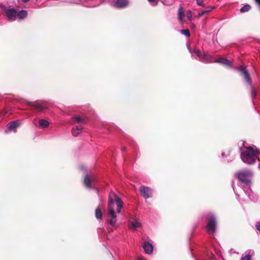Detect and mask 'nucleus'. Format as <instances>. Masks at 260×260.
<instances>
[{
  "mask_svg": "<svg viewBox=\"0 0 260 260\" xmlns=\"http://www.w3.org/2000/svg\"><path fill=\"white\" fill-rule=\"evenodd\" d=\"M198 6L204 7V0H196Z\"/></svg>",
  "mask_w": 260,
  "mask_h": 260,
  "instance_id": "26",
  "label": "nucleus"
},
{
  "mask_svg": "<svg viewBox=\"0 0 260 260\" xmlns=\"http://www.w3.org/2000/svg\"><path fill=\"white\" fill-rule=\"evenodd\" d=\"M3 11L7 19L10 21H14L16 19L17 11L14 8L5 7Z\"/></svg>",
  "mask_w": 260,
  "mask_h": 260,
  "instance_id": "7",
  "label": "nucleus"
},
{
  "mask_svg": "<svg viewBox=\"0 0 260 260\" xmlns=\"http://www.w3.org/2000/svg\"><path fill=\"white\" fill-rule=\"evenodd\" d=\"M237 70L243 74L245 81L250 87L251 97L252 99H255L256 96V91L255 89L252 86V81L249 77L247 70L245 67L241 66L237 68Z\"/></svg>",
  "mask_w": 260,
  "mask_h": 260,
  "instance_id": "5",
  "label": "nucleus"
},
{
  "mask_svg": "<svg viewBox=\"0 0 260 260\" xmlns=\"http://www.w3.org/2000/svg\"><path fill=\"white\" fill-rule=\"evenodd\" d=\"M207 13H208V11L203 10V11H202L201 12H199L198 13V17H201L203 15H204L205 14Z\"/></svg>",
  "mask_w": 260,
  "mask_h": 260,
  "instance_id": "27",
  "label": "nucleus"
},
{
  "mask_svg": "<svg viewBox=\"0 0 260 260\" xmlns=\"http://www.w3.org/2000/svg\"><path fill=\"white\" fill-rule=\"evenodd\" d=\"M141 226V223L137 220H134L129 224V228L133 230H136Z\"/></svg>",
  "mask_w": 260,
  "mask_h": 260,
  "instance_id": "16",
  "label": "nucleus"
},
{
  "mask_svg": "<svg viewBox=\"0 0 260 260\" xmlns=\"http://www.w3.org/2000/svg\"><path fill=\"white\" fill-rule=\"evenodd\" d=\"M232 186H233V190H234V192H235V194H236V198H237V199L238 201H239V200H240V196H239V194L237 193V190H236L235 187V186H234V185H233V184L232 185Z\"/></svg>",
  "mask_w": 260,
  "mask_h": 260,
  "instance_id": "25",
  "label": "nucleus"
},
{
  "mask_svg": "<svg viewBox=\"0 0 260 260\" xmlns=\"http://www.w3.org/2000/svg\"><path fill=\"white\" fill-rule=\"evenodd\" d=\"M252 175V172L249 170H243L236 173V176L238 178V186L243 189L251 201H253L255 199L251 188V179Z\"/></svg>",
  "mask_w": 260,
  "mask_h": 260,
  "instance_id": "1",
  "label": "nucleus"
},
{
  "mask_svg": "<svg viewBox=\"0 0 260 260\" xmlns=\"http://www.w3.org/2000/svg\"><path fill=\"white\" fill-rule=\"evenodd\" d=\"M187 49L189 52L191 53V56L199 61L205 62L210 63L212 61L211 55L204 52H201L199 49L195 48L191 49L190 44L187 45Z\"/></svg>",
  "mask_w": 260,
  "mask_h": 260,
  "instance_id": "4",
  "label": "nucleus"
},
{
  "mask_svg": "<svg viewBox=\"0 0 260 260\" xmlns=\"http://www.w3.org/2000/svg\"><path fill=\"white\" fill-rule=\"evenodd\" d=\"M94 179L87 175H86L84 179V184L88 188L92 187V184L94 182Z\"/></svg>",
  "mask_w": 260,
  "mask_h": 260,
  "instance_id": "13",
  "label": "nucleus"
},
{
  "mask_svg": "<svg viewBox=\"0 0 260 260\" xmlns=\"http://www.w3.org/2000/svg\"><path fill=\"white\" fill-rule=\"evenodd\" d=\"M155 1L156 0H148L152 6H156L157 5V3Z\"/></svg>",
  "mask_w": 260,
  "mask_h": 260,
  "instance_id": "28",
  "label": "nucleus"
},
{
  "mask_svg": "<svg viewBox=\"0 0 260 260\" xmlns=\"http://www.w3.org/2000/svg\"><path fill=\"white\" fill-rule=\"evenodd\" d=\"M240 151L241 159L246 164L253 165L258 159L259 150L255 145L245 146L243 142Z\"/></svg>",
  "mask_w": 260,
  "mask_h": 260,
  "instance_id": "2",
  "label": "nucleus"
},
{
  "mask_svg": "<svg viewBox=\"0 0 260 260\" xmlns=\"http://www.w3.org/2000/svg\"><path fill=\"white\" fill-rule=\"evenodd\" d=\"M140 190L142 196L146 199L152 197V190L148 187L142 185L140 187Z\"/></svg>",
  "mask_w": 260,
  "mask_h": 260,
  "instance_id": "10",
  "label": "nucleus"
},
{
  "mask_svg": "<svg viewBox=\"0 0 260 260\" xmlns=\"http://www.w3.org/2000/svg\"><path fill=\"white\" fill-rule=\"evenodd\" d=\"M143 248L145 252L147 254H151L152 253L153 248L150 243L148 242H145L143 245Z\"/></svg>",
  "mask_w": 260,
  "mask_h": 260,
  "instance_id": "14",
  "label": "nucleus"
},
{
  "mask_svg": "<svg viewBox=\"0 0 260 260\" xmlns=\"http://www.w3.org/2000/svg\"><path fill=\"white\" fill-rule=\"evenodd\" d=\"M178 19L180 22L182 21L184 16V12L181 7L179 8L178 11Z\"/></svg>",
  "mask_w": 260,
  "mask_h": 260,
  "instance_id": "22",
  "label": "nucleus"
},
{
  "mask_svg": "<svg viewBox=\"0 0 260 260\" xmlns=\"http://www.w3.org/2000/svg\"><path fill=\"white\" fill-rule=\"evenodd\" d=\"M180 31L182 34L185 35L187 37H189L190 36V32L188 29L181 30Z\"/></svg>",
  "mask_w": 260,
  "mask_h": 260,
  "instance_id": "23",
  "label": "nucleus"
},
{
  "mask_svg": "<svg viewBox=\"0 0 260 260\" xmlns=\"http://www.w3.org/2000/svg\"><path fill=\"white\" fill-rule=\"evenodd\" d=\"M241 260H251V257L250 254H248L244 256H242Z\"/></svg>",
  "mask_w": 260,
  "mask_h": 260,
  "instance_id": "24",
  "label": "nucleus"
},
{
  "mask_svg": "<svg viewBox=\"0 0 260 260\" xmlns=\"http://www.w3.org/2000/svg\"><path fill=\"white\" fill-rule=\"evenodd\" d=\"M27 15V12L25 10H21L19 12H17V17L19 19H23L26 17Z\"/></svg>",
  "mask_w": 260,
  "mask_h": 260,
  "instance_id": "18",
  "label": "nucleus"
},
{
  "mask_svg": "<svg viewBox=\"0 0 260 260\" xmlns=\"http://www.w3.org/2000/svg\"><path fill=\"white\" fill-rule=\"evenodd\" d=\"M95 217L98 219H101L103 217V214L101 208L98 207L95 210Z\"/></svg>",
  "mask_w": 260,
  "mask_h": 260,
  "instance_id": "21",
  "label": "nucleus"
},
{
  "mask_svg": "<svg viewBox=\"0 0 260 260\" xmlns=\"http://www.w3.org/2000/svg\"><path fill=\"white\" fill-rule=\"evenodd\" d=\"M21 123V121L19 120H14L10 122L7 124L6 128L4 130L5 133L8 134L12 132L15 133Z\"/></svg>",
  "mask_w": 260,
  "mask_h": 260,
  "instance_id": "9",
  "label": "nucleus"
},
{
  "mask_svg": "<svg viewBox=\"0 0 260 260\" xmlns=\"http://www.w3.org/2000/svg\"><path fill=\"white\" fill-rule=\"evenodd\" d=\"M73 119L76 123H83L85 122L84 119L78 115L74 116L73 117Z\"/></svg>",
  "mask_w": 260,
  "mask_h": 260,
  "instance_id": "19",
  "label": "nucleus"
},
{
  "mask_svg": "<svg viewBox=\"0 0 260 260\" xmlns=\"http://www.w3.org/2000/svg\"><path fill=\"white\" fill-rule=\"evenodd\" d=\"M212 57V62H218L225 65V66L231 67L232 66L231 62L225 58H219L218 59L213 60V57Z\"/></svg>",
  "mask_w": 260,
  "mask_h": 260,
  "instance_id": "12",
  "label": "nucleus"
},
{
  "mask_svg": "<svg viewBox=\"0 0 260 260\" xmlns=\"http://www.w3.org/2000/svg\"><path fill=\"white\" fill-rule=\"evenodd\" d=\"M28 105L39 111H43L47 108V107L45 105V104L41 101H35L34 102H28Z\"/></svg>",
  "mask_w": 260,
  "mask_h": 260,
  "instance_id": "11",
  "label": "nucleus"
},
{
  "mask_svg": "<svg viewBox=\"0 0 260 260\" xmlns=\"http://www.w3.org/2000/svg\"><path fill=\"white\" fill-rule=\"evenodd\" d=\"M251 9V6L246 4L245 5H244L241 9H240V12L241 13H245V12H248L249 11H250Z\"/></svg>",
  "mask_w": 260,
  "mask_h": 260,
  "instance_id": "20",
  "label": "nucleus"
},
{
  "mask_svg": "<svg viewBox=\"0 0 260 260\" xmlns=\"http://www.w3.org/2000/svg\"><path fill=\"white\" fill-rule=\"evenodd\" d=\"M83 127L81 125L76 126L72 129V134L73 136L77 137L82 131Z\"/></svg>",
  "mask_w": 260,
  "mask_h": 260,
  "instance_id": "15",
  "label": "nucleus"
},
{
  "mask_svg": "<svg viewBox=\"0 0 260 260\" xmlns=\"http://www.w3.org/2000/svg\"><path fill=\"white\" fill-rule=\"evenodd\" d=\"M115 204L117 206V213H119L123 206L122 200L116 194L111 191L109 196L108 212V215L111 217L109 223L112 226H114L116 222V215L114 211Z\"/></svg>",
  "mask_w": 260,
  "mask_h": 260,
  "instance_id": "3",
  "label": "nucleus"
},
{
  "mask_svg": "<svg viewBox=\"0 0 260 260\" xmlns=\"http://www.w3.org/2000/svg\"><path fill=\"white\" fill-rule=\"evenodd\" d=\"M129 3V0H115L110 3V5L115 8L122 9L127 7Z\"/></svg>",
  "mask_w": 260,
  "mask_h": 260,
  "instance_id": "8",
  "label": "nucleus"
},
{
  "mask_svg": "<svg viewBox=\"0 0 260 260\" xmlns=\"http://www.w3.org/2000/svg\"><path fill=\"white\" fill-rule=\"evenodd\" d=\"M126 149L125 147L122 148V151H124Z\"/></svg>",
  "mask_w": 260,
  "mask_h": 260,
  "instance_id": "34",
  "label": "nucleus"
},
{
  "mask_svg": "<svg viewBox=\"0 0 260 260\" xmlns=\"http://www.w3.org/2000/svg\"><path fill=\"white\" fill-rule=\"evenodd\" d=\"M39 127L41 128H47L49 125V122L48 121L42 119L39 121Z\"/></svg>",
  "mask_w": 260,
  "mask_h": 260,
  "instance_id": "17",
  "label": "nucleus"
},
{
  "mask_svg": "<svg viewBox=\"0 0 260 260\" xmlns=\"http://www.w3.org/2000/svg\"><path fill=\"white\" fill-rule=\"evenodd\" d=\"M29 0H22V1L24 3L28 2Z\"/></svg>",
  "mask_w": 260,
  "mask_h": 260,
  "instance_id": "33",
  "label": "nucleus"
},
{
  "mask_svg": "<svg viewBox=\"0 0 260 260\" xmlns=\"http://www.w3.org/2000/svg\"><path fill=\"white\" fill-rule=\"evenodd\" d=\"M188 12L189 13L187 14V17L189 20H191L192 19V14L190 10L188 11Z\"/></svg>",
  "mask_w": 260,
  "mask_h": 260,
  "instance_id": "30",
  "label": "nucleus"
},
{
  "mask_svg": "<svg viewBox=\"0 0 260 260\" xmlns=\"http://www.w3.org/2000/svg\"><path fill=\"white\" fill-rule=\"evenodd\" d=\"M138 260H144V259H143V258H139L138 259Z\"/></svg>",
  "mask_w": 260,
  "mask_h": 260,
  "instance_id": "35",
  "label": "nucleus"
},
{
  "mask_svg": "<svg viewBox=\"0 0 260 260\" xmlns=\"http://www.w3.org/2000/svg\"><path fill=\"white\" fill-rule=\"evenodd\" d=\"M256 229L260 232V221L257 222L255 224Z\"/></svg>",
  "mask_w": 260,
  "mask_h": 260,
  "instance_id": "31",
  "label": "nucleus"
},
{
  "mask_svg": "<svg viewBox=\"0 0 260 260\" xmlns=\"http://www.w3.org/2000/svg\"><path fill=\"white\" fill-rule=\"evenodd\" d=\"M217 226L216 217L213 213H210V216L206 226L207 232L209 234H213L216 231Z\"/></svg>",
  "mask_w": 260,
  "mask_h": 260,
  "instance_id": "6",
  "label": "nucleus"
},
{
  "mask_svg": "<svg viewBox=\"0 0 260 260\" xmlns=\"http://www.w3.org/2000/svg\"><path fill=\"white\" fill-rule=\"evenodd\" d=\"M214 9H215V7L212 6V7H209L207 8H206L204 10L205 11H208V12H210V11H211L212 10H213Z\"/></svg>",
  "mask_w": 260,
  "mask_h": 260,
  "instance_id": "29",
  "label": "nucleus"
},
{
  "mask_svg": "<svg viewBox=\"0 0 260 260\" xmlns=\"http://www.w3.org/2000/svg\"><path fill=\"white\" fill-rule=\"evenodd\" d=\"M191 25H192V27H194L195 26L194 24H192Z\"/></svg>",
  "mask_w": 260,
  "mask_h": 260,
  "instance_id": "36",
  "label": "nucleus"
},
{
  "mask_svg": "<svg viewBox=\"0 0 260 260\" xmlns=\"http://www.w3.org/2000/svg\"><path fill=\"white\" fill-rule=\"evenodd\" d=\"M222 156L224 157V156H226L227 155L225 154L224 152H223V153H222Z\"/></svg>",
  "mask_w": 260,
  "mask_h": 260,
  "instance_id": "32",
  "label": "nucleus"
}]
</instances>
